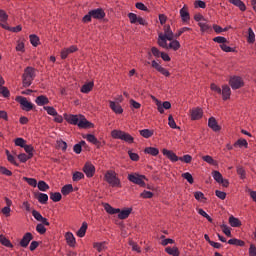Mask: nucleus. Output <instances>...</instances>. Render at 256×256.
Wrapping results in <instances>:
<instances>
[{
  "mask_svg": "<svg viewBox=\"0 0 256 256\" xmlns=\"http://www.w3.org/2000/svg\"><path fill=\"white\" fill-rule=\"evenodd\" d=\"M175 39V34L171 30V26H164V34L160 33L158 35V45L160 47H167V41H173Z\"/></svg>",
  "mask_w": 256,
  "mask_h": 256,
  "instance_id": "1",
  "label": "nucleus"
},
{
  "mask_svg": "<svg viewBox=\"0 0 256 256\" xmlns=\"http://www.w3.org/2000/svg\"><path fill=\"white\" fill-rule=\"evenodd\" d=\"M104 179L111 185V187H121V180L117 177V173H115V171H107Z\"/></svg>",
  "mask_w": 256,
  "mask_h": 256,
  "instance_id": "2",
  "label": "nucleus"
},
{
  "mask_svg": "<svg viewBox=\"0 0 256 256\" xmlns=\"http://www.w3.org/2000/svg\"><path fill=\"white\" fill-rule=\"evenodd\" d=\"M128 181H130V183H134V185H139V187H145L147 177L139 173H132L128 175Z\"/></svg>",
  "mask_w": 256,
  "mask_h": 256,
  "instance_id": "3",
  "label": "nucleus"
},
{
  "mask_svg": "<svg viewBox=\"0 0 256 256\" xmlns=\"http://www.w3.org/2000/svg\"><path fill=\"white\" fill-rule=\"evenodd\" d=\"M111 136L113 139H121V141H125L126 143H133L134 141L133 136L121 130H113Z\"/></svg>",
  "mask_w": 256,
  "mask_h": 256,
  "instance_id": "4",
  "label": "nucleus"
},
{
  "mask_svg": "<svg viewBox=\"0 0 256 256\" xmlns=\"http://www.w3.org/2000/svg\"><path fill=\"white\" fill-rule=\"evenodd\" d=\"M16 101H17V103H19L21 105L23 111H31V110H33V107H35V105H33V103L28 101L27 98H25L23 96L16 97Z\"/></svg>",
  "mask_w": 256,
  "mask_h": 256,
  "instance_id": "5",
  "label": "nucleus"
},
{
  "mask_svg": "<svg viewBox=\"0 0 256 256\" xmlns=\"http://www.w3.org/2000/svg\"><path fill=\"white\" fill-rule=\"evenodd\" d=\"M229 85L234 90L241 89V87L244 85L243 78L239 76H232L229 80Z\"/></svg>",
  "mask_w": 256,
  "mask_h": 256,
  "instance_id": "6",
  "label": "nucleus"
},
{
  "mask_svg": "<svg viewBox=\"0 0 256 256\" xmlns=\"http://www.w3.org/2000/svg\"><path fill=\"white\" fill-rule=\"evenodd\" d=\"M153 101H155L156 103V107L157 110L159 111V113L163 114L165 113V109H169L171 107V102L169 101H165L163 102V104L161 103V101H159L157 98H155L154 96H152Z\"/></svg>",
  "mask_w": 256,
  "mask_h": 256,
  "instance_id": "7",
  "label": "nucleus"
},
{
  "mask_svg": "<svg viewBox=\"0 0 256 256\" xmlns=\"http://www.w3.org/2000/svg\"><path fill=\"white\" fill-rule=\"evenodd\" d=\"M192 121H199L203 117V109L196 107L190 110Z\"/></svg>",
  "mask_w": 256,
  "mask_h": 256,
  "instance_id": "8",
  "label": "nucleus"
},
{
  "mask_svg": "<svg viewBox=\"0 0 256 256\" xmlns=\"http://www.w3.org/2000/svg\"><path fill=\"white\" fill-rule=\"evenodd\" d=\"M77 126L80 129H91V127H93V123L87 121V119L85 118V116L80 115V118L78 120V124Z\"/></svg>",
  "mask_w": 256,
  "mask_h": 256,
  "instance_id": "9",
  "label": "nucleus"
},
{
  "mask_svg": "<svg viewBox=\"0 0 256 256\" xmlns=\"http://www.w3.org/2000/svg\"><path fill=\"white\" fill-rule=\"evenodd\" d=\"M83 171L86 175V177H93L95 175V166L89 162H87L84 167H83Z\"/></svg>",
  "mask_w": 256,
  "mask_h": 256,
  "instance_id": "10",
  "label": "nucleus"
},
{
  "mask_svg": "<svg viewBox=\"0 0 256 256\" xmlns=\"http://www.w3.org/2000/svg\"><path fill=\"white\" fill-rule=\"evenodd\" d=\"M64 119L67 123H70V125H78L80 115L64 114Z\"/></svg>",
  "mask_w": 256,
  "mask_h": 256,
  "instance_id": "11",
  "label": "nucleus"
},
{
  "mask_svg": "<svg viewBox=\"0 0 256 256\" xmlns=\"http://www.w3.org/2000/svg\"><path fill=\"white\" fill-rule=\"evenodd\" d=\"M31 241H33V234L27 232L20 241V247H29V243H31Z\"/></svg>",
  "mask_w": 256,
  "mask_h": 256,
  "instance_id": "12",
  "label": "nucleus"
},
{
  "mask_svg": "<svg viewBox=\"0 0 256 256\" xmlns=\"http://www.w3.org/2000/svg\"><path fill=\"white\" fill-rule=\"evenodd\" d=\"M162 153L163 155H165V157H167V159L172 161V163H176V161H179L180 157H178V155L171 150L163 149Z\"/></svg>",
  "mask_w": 256,
  "mask_h": 256,
  "instance_id": "13",
  "label": "nucleus"
},
{
  "mask_svg": "<svg viewBox=\"0 0 256 256\" xmlns=\"http://www.w3.org/2000/svg\"><path fill=\"white\" fill-rule=\"evenodd\" d=\"M90 15L93 19H103L105 17V11L101 8H97L90 11Z\"/></svg>",
  "mask_w": 256,
  "mask_h": 256,
  "instance_id": "14",
  "label": "nucleus"
},
{
  "mask_svg": "<svg viewBox=\"0 0 256 256\" xmlns=\"http://www.w3.org/2000/svg\"><path fill=\"white\" fill-rule=\"evenodd\" d=\"M208 127H210V129H212V131H215V132L221 131V126H219L215 117L209 118Z\"/></svg>",
  "mask_w": 256,
  "mask_h": 256,
  "instance_id": "15",
  "label": "nucleus"
},
{
  "mask_svg": "<svg viewBox=\"0 0 256 256\" xmlns=\"http://www.w3.org/2000/svg\"><path fill=\"white\" fill-rule=\"evenodd\" d=\"M163 49H172L173 51H179L181 48V44L177 40H171L169 45L166 42V47H162Z\"/></svg>",
  "mask_w": 256,
  "mask_h": 256,
  "instance_id": "16",
  "label": "nucleus"
},
{
  "mask_svg": "<svg viewBox=\"0 0 256 256\" xmlns=\"http://www.w3.org/2000/svg\"><path fill=\"white\" fill-rule=\"evenodd\" d=\"M35 103L39 107H43V105H49V98H47L45 95H40L36 98Z\"/></svg>",
  "mask_w": 256,
  "mask_h": 256,
  "instance_id": "17",
  "label": "nucleus"
},
{
  "mask_svg": "<svg viewBox=\"0 0 256 256\" xmlns=\"http://www.w3.org/2000/svg\"><path fill=\"white\" fill-rule=\"evenodd\" d=\"M221 95L224 101L231 97V88L227 85L222 86Z\"/></svg>",
  "mask_w": 256,
  "mask_h": 256,
  "instance_id": "18",
  "label": "nucleus"
},
{
  "mask_svg": "<svg viewBox=\"0 0 256 256\" xmlns=\"http://www.w3.org/2000/svg\"><path fill=\"white\" fill-rule=\"evenodd\" d=\"M180 16L184 23L191 19V16L189 15V11L187 10L186 6L180 9Z\"/></svg>",
  "mask_w": 256,
  "mask_h": 256,
  "instance_id": "19",
  "label": "nucleus"
},
{
  "mask_svg": "<svg viewBox=\"0 0 256 256\" xmlns=\"http://www.w3.org/2000/svg\"><path fill=\"white\" fill-rule=\"evenodd\" d=\"M110 103V109H112V111H114V113L121 115V113H123V108L121 107V105L113 102V101H109Z\"/></svg>",
  "mask_w": 256,
  "mask_h": 256,
  "instance_id": "20",
  "label": "nucleus"
},
{
  "mask_svg": "<svg viewBox=\"0 0 256 256\" xmlns=\"http://www.w3.org/2000/svg\"><path fill=\"white\" fill-rule=\"evenodd\" d=\"M95 83L93 81L87 82L81 87V93H91Z\"/></svg>",
  "mask_w": 256,
  "mask_h": 256,
  "instance_id": "21",
  "label": "nucleus"
},
{
  "mask_svg": "<svg viewBox=\"0 0 256 256\" xmlns=\"http://www.w3.org/2000/svg\"><path fill=\"white\" fill-rule=\"evenodd\" d=\"M104 209L106 212H108L110 215H117V213H121V209L119 208H113V206L109 204L104 205Z\"/></svg>",
  "mask_w": 256,
  "mask_h": 256,
  "instance_id": "22",
  "label": "nucleus"
},
{
  "mask_svg": "<svg viewBox=\"0 0 256 256\" xmlns=\"http://www.w3.org/2000/svg\"><path fill=\"white\" fill-rule=\"evenodd\" d=\"M65 238H66L67 244L70 247H75L76 240H75V236L73 235V233H71V232L66 233Z\"/></svg>",
  "mask_w": 256,
  "mask_h": 256,
  "instance_id": "23",
  "label": "nucleus"
},
{
  "mask_svg": "<svg viewBox=\"0 0 256 256\" xmlns=\"http://www.w3.org/2000/svg\"><path fill=\"white\" fill-rule=\"evenodd\" d=\"M85 139L87 141H89V143H92L93 145H96L97 147L101 146V142H99V140L97 139V137H95V135L93 134H88Z\"/></svg>",
  "mask_w": 256,
  "mask_h": 256,
  "instance_id": "24",
  "label": "nucleus"
},
{
  "mask_svg": "<svg viewBox=\"0 0 256 256\" xmlns=\"http://www.w3.org/2000/svg\"><path fill=\"white\" fill-rule=\"evenodd\" d=\"M132 211H133L132 208L120 210V212H118V218H120V219H127L129 217V215H131Z\"/></svg>",
  "mask_w": 256,
  "mask_h": 256,
  "instance_id": "25",
  "label": "nucleus"
},
{
  "mask_svg": "<svg viewBox=\"0 0 256 256\" xmlns=\"http://www.w3.org/2000/svg\"><path fill=\"white\" fill-rule=\"evenodd\" d=\"M229 245H235L236 247H245V241L237 239V238H232L228 240Z\"/></svg>",
  "mask_w": 256,
  "mask_h": 256,
  "instance_id": "26",
  "label": "nucleus"
},
{
  "mask_svg": "<svg viewBox=\"0 0 256 256\" xmlns=\"http://www.w3.org/2000/svg\"><path fill=\"white\" fill-rule=\"evenodd\" d=\"M93 247L95 250L101 253V251H105L107 249V242H96L94 243Z\"/></svg>",
  "mask_w": 256,
  "mask_h": 256,
  "instance_id": "27",
  "label": "nucleus"
},
{
  "mask_svg": "<svg viewBox=\"0 0 256 256\" xmlns=\"http://www.w3.org/2000/svg\"><path fill=\"white\" fill-rule=\"evenodd\" d=\"M232 5H235V7H238L240 11H245L247 7L245 6V3L241 0H229Z\"/></svg>",
  "mask_w": 256,
  "mask_h": 256,
  "instance_id": "28",
  "label": "nucleus"
},
{
  "mask_svg": "<svg viewBox=\"0 0 256 256\" xmlns=\"http://www.w3.org/2000/svg\"><path fill=\"white\" fill-rule=\"evenodd\" d=\"M23 76L24 77H28L30 79H35V69H33V67H27L24 70Z\"/></svg>",
  "mask_w": 256,
  "mask_h": 256,
  "instance_id": "29",
  "label": "nucleus"
},
{
  "mask_svg": "<svg viewBox=\"0 0 256 256\" xmlns=\"http://www.w3.org/2000/svg\"><path fill=\"white\" fill-rule=\"evenodd\" d=\"M144 153L152 155L153 157H157V155H159V149L155 147H147L145 148Z\"/></svg>",
  "mask_w": 256,
  "mask_h": 256,
  "instance_id": "30",
  "label": "nucleus"
},
{
  "mask_svg": "<svg viewBox=\"0 0 256 256\" xmlns=\"http://www.w3.org/2000/svg\"><path fill=\"white\" fill-rule=\"evenodd\" d=\"M202 33H209L211 31V25H208L206 21L198 23Z\"/></svg>",
  "mask_w": 256,
  "mask_h": 256,
  "instance_id": "31",
  "label": "nucleus"
},
{
  "mask_svg": "<svg viewBox=\"0 0 256 256\" xmlns=\"http://www.w3.org/2000/svg\"><path fill=\"white\" fill-rule=\"evenodd\" d=\"M166 253H168V255H172V256H179V248L178 247H166L165 248Z\"/></svg>",
  "mask_w": 256,
  "mask_h": 256,
  "instance_id": "32",
  "label": "nucleus"
},
{
  "mask_svg": "<svg viewBox=\"0 0 256 256\" xmlns=\"http://www.w3.org/2000/svg\"><path fill=\"white\" fill-rule=\"evenodd\" d=\"M229 223H230L231 227H241V220H239L238 218H236L234 216L229 217Z\"/></svg>",
  "mask_w": 256,
  "mask_h": 256,
  "instance_id": "33",
  "label": "nucleus"
},
{
  "mask_svg": "<svg viewBox=\"0 0 256 256\" xmlns=\"http://www.w3.org/2000/svg\"><path fill=\"white\" fill-rule=\"evenodd\" d=\"M0 243L1 245H4V247H13V244H11V241L5 237V235L0 234Z\"/></svg>",
  "mask_w": 256,
  "mask_h": 256,
  "instance_id": "34",
  "label": "nucleus"
},
{
  "mask_svg": "<svg viewBox=\"0 0 256 256\" xmlns=\"http://www.w3.org/2000/svg\"><path fill=\"white\" fill-rule=\"evenodd\" d=\"M37 199L39 203H41L42 205H45L47 204V201H49V196L45 193H39Z\"/></svg>",
  "mask_w": 256,
  "mask_h": 256,
  "instance_id": "35",
  "label": "nucleus"
},
{
  "mask_svg": "<svg viewBox=\"0 0 256 256\" xmlns=\"http://www.w3.org/2000/svg\"><path fill=\"white\" fill-rule=\"evenodd\" d=\"M234 147H245L247 149V147H249V143H247V140L241 138L234 143Z\"/></svg>",
  "mask_w": 256,
  "mask_h": 256,
  "instance_id": "36",
  "label": "nucleus"
},
{
  "mask_svg": "<svg viewBox=\"0 0 256 256\" xmlns=\"http://www.w3.org/2000/svg\"><path fill=\"white\" fill-rule=\"evenodd\" d=\"M87 222H83L82 226L80 227V229L77 231V235L79 237H83L86 233H87Z\"/></svg>",
  "mask_w": 256,
  "mask_h": 256,
  "instance_id": "37",
  "label": "nucleus"
},
{
  "mask_svg": "<svg viewBox=\"0 0 256 256\" xmlns=\"http://www.w3.org/2000/svg\"><path fill=\"white\" fill-rule=\"evenodd\" d=\"M63 196H61V193L59 192H51L50 193V199L54 201V203H59L61 201Z\"/></svg>",
  "mask_w": 256,
  "mask_h": 256,
  "instance_id": "38",
  "label": "nucleus"
},
{
  "mask_svg": "<svg viewBox=\"0 0 256 256\" xmlns=\"http://www.w3.org/2000/svg\"><path fill=\"white\" fill-rule=\"evenodd\" d=\"M237 175H239L240 179H246L247 172L245 171V168L242 166H237Z\"/></svg>",
  "mask_w": 256,
  "mask_h": 256,
  "instance_id": "39",
  "label": "nucleus"
},
{
  "mask_svg": "<svg viewBox=\"0 0 256 256\" xmlns=\"http://www.w3.org/2000/svg\"><path fill=\"white\" fill-rule=\"evenodd\" d=\"M140 135L144 137V139H149V137H153V130H149V129L140 130Z\"/></svg>",
  "mask_w": 256,
  "mask_h": 256,
  "instance_id": "40",
  "label": "nucleus"
},
{
  "mask_svg": "<svg viewBox=\"0 0 256 256\" xmlns=\"http://www.w3.org/2000/svg\"><path fill=\"white\" fill-rule=\"evenodd\" d=\"M212 176H213V179H215V181L217 183H221L223 181V175L221 174V172L215 170L212 172Z\"/></svg>",
  "mask_w": 256,
  "mask_h": 256,
  "instance_id": "41",
  "label": "nucleus"
},
{
  "mask_svg": "<svg viewBox=\"0 0 256 256\" xmlns=\"http://www.w3.org/2000/svg\"><path fill=\"white\" fill-rule=\"evenodd\" d=\"M73 191V185L67 184L61 189L62 195H69Z\"/></svg>",
  "mask_w": 256,
  "mask_h": 256,
  "instance_id": "42",
  "label": "nucleus"
},
{
  "mask_svg": "<svg viewBox=\"0 0 256 256\" xmlns=\"http://www.w3.org/2000/svg\"><path fill=\"white\" fill-rule=\"evenodd\" d=\"M36 186H38L39 191H47L49 189V184L43 180L39 181Z\"/></svg>",
  "mask_w": 256,
  "mask_h": 256,
  "instance_id": "43",
  "label": "nucleus"
},
{
  "mask_svg": "<svg viewBox=\"0 0 256 256\" xmlns=\"http://www.w3.org/2000/svg\"><path fill=\"white\" fill-rule=\"evenodd\" d=\"M44 111H47L48 115H51L52 117H57V110H55L54 107L44 106Z\"/></svg>",
  "mask_w": 256,
  "mask_h": 256,
  "instance_id": "44",
  "label": "nucleus"
},
{
  "mask_svg": "<svg viewBox=\"0 0 256 256\" xmlns=\"http://www.w3.org/2000/svg\"><path fill=\"white\" fill-rule=\"evenodd\" d=\"M23 181H26L31 187H37V179L35 178L23 177Z\"/></svg>",
  "mask_w": 256,
  "mask_h": 256,
  "instance_id": "45",
  "label": "nucleus"
},
{
  "mask_svg": "<svg viewBox=\"0 0 256 256\" xmlns=\"http://www.w3.org/2000/svg\"><path fill=\"white\" fill-rule=\"evenodd\" d=\"M198 213L202 217H205V219H207V221H209V223H213V218H211V216H209V214H207V212H205V210L200 208V209H198Z\"/></svg>",
  "mask_w": 256,
  "mask_h": 256,
  "instance_id": "46",
  "label": "nucleus"
},
{
  "mask_svg": "<svg viewBox=\"0 0 256 256\" xmlns=\"http://www.w3.org/2000/svg\"><path fill=\"white\" fill-rule=\"evenodd\" d=\"M30 43L33 47H37L39 45V37L35 34L30 35Z\"/></svg>",
  "mask_w": 256,
  "mask_h": 256,
  "instance_id": "47",
  "label": "nucleus"
},
{
  "mask_svg": "<svg viewBox=\"0 0 256 256\" xmlns=\"http://www.w3.org/2000/svg\"><path fill=\"white\" fill-rule=\"evenodd\" d=\"M248 43H255V32H253V28L248 29Z\"/></svg>",
  "mask_w": 256,
  "mask_h": 256,
  "instance_id": "48",
  "label": "nucleus"
},
{
  "mask_svg": "<svg viewBox=\"0 0 256 256\" xmlns=\"http://www.w3.org/2000/svg\"><path fill=\"white\" fill-rule=\"evenodd\" d=\"M85 178V174H83L82 172H75L72 176L73 181L77 182V181H81V179Z\"/></svg>",
  "mask_w": 256,
  "mask_h": 256,
  "instance_id": "49",
  "label": "nucleus"
},
{
  "mask_svg": "<svg viewBox=\"0 0 256 256\" xmlns=\"http://www.w3.org/2000/svg\"><path fill=\"white\" fill-rule=\"evenodd\" d=\"M202 159L209 165H217V162L213 159V157H211L209 155L203 156Z\"/></svg>",
  "mask_w": 256,
  "mask_h": 256,
  "instance_id": "50",
  "label": "nucleus"
},
{
  "mask_svg": "<svg viewBox=\"0 0 256 256\" xmlns=\"http://www.w3.org/2000/svg\"><path fill=\"white\" fill-rule=\"evenodd\" d=\"M22 79H23V87H31V83H33V78L22 76Z\"/></svg>",
  "mask_w": 256,
  "mask_h": 256,
  "instance_id": "51",
  "label": "nucleus"
},
{
  "mask_svg": "<svg viewBox=\"0 0 256 256\" xmlns=\"http://www.w3.org/2000/svg\"><path fill=\"white\" fill-rule=\"evenodd\" d=\"M36 231L37 233H40V235H45V233H47V228H45L43 224H38L36 226Z\"/></svg>",
  "mask_w": 256,
  "mask_h": 256,
  "instance_id": "52",
  "label": "nucleus"
},
{
  "mask_svg": "<svg viewBox=\"0 0 256 256\" xmlns=\"http://www.w3.org/2000/svg\"><path fill=\"white\" fill-rule=\"evenodd\" d=\"M32 157H29V155L25 154V153H21L18 155V159L19 161H21V163H27V161H29V159H31Z\"/></svg>",
  "mask_w": 256,
  "mask_h": 256,
  "instance_id": "53",
  "label": "nucleus"
},
{
  "mask_svg": "<svg viewBox=\"0 0 256 256\" xmlns=\"http://www.w3.org/2000/svg\"><path fill=\"white\" fill-rule=\"evenodd\" d=\"M0 173L2 175H6V177H11V175H13V172H11L9 169L3 166H0Z\"/></svg>",
  "mask_w": 256,
  "mask_h": 256,
  "instance_id": "54",
  "label": "nucleus"
},
{
  "mask_svg": "<svg viewBox=\"0 0 256 256\" xmlns=\"http://www.w3.org/2000/svg\"><path fill=\"white\" fill-rule=\"evenodd\" d=\"M140 197H142V199H151V198L153 197V192L144 190V191L140 194Z\"/></svg>",
  "mask_w": 256,
  "mask_h": 256,
  "instance_id": "55",
  "label": "nucleus"
},
{
  "mask_svg": "<svg viewBox=\"0 0 256 256\" xmlns=\"http://www.w3.org/2000/svg\"><path fill=\"white\" fill-rule=\"evenodd\" d=\"M182 177H183L184 179H186V181H188V183H190L191 185H193L194 180H193V175H191V173L186 172V173L182 174Z\"/></svg>",
  "mask_w": 256,
  "mask_h": 256,
  "instance_id": "56",
  "label": "nucleus"
},
{
  "mask_svg": "<svg viewBox=\"0 0 256 256\" xmlns=\"http://www.w3.org/2000/svg\"><path fill=\"white\" fill-rule=\"evenodd\" d=\"M0 95H3V97H9L11 93L9 92V89L5 86L0 87Z\"/></svg>",
  "mask_w": 256,
  "mask_h": 256,
  "instance_id": "57",
  "label": "nucleus"
},
{
  "mask_svg": "<svg viewBox=\"0 0 256 256\" xmlns=\"http://www.w3.org/2000/svg\"><path fill=\"white\" fill-rule=\"evenodd\" d=\"M221 229L223 231V233L227 236V237H231V228H229V226L223 224L221 226Z\"/></svg>",
  "mask_w": 256,
  "mask_h": 256,
  "instance_id": "58",
  "label": "nucleus"
},
{
  "mask_svg": "<svg viewBox=\"0 0 256 256\" xmlns=\"http://www.w3.org/2000/svg\"><path fill=\"white\" fill-rule=\"evenodd\" d=\"M25 143H26V141H25V139H23V138H16V139H15V145H16L17 147H22V148H24V147H25Z\"/></svg>",
  "mask_w": 256,
  "mask_h": 256,
  "instance_id": "59",
  "label": "nucleus"
},
{
  "mask_svg": "<svg viewBox=\"0 0 256 256\" xmlns=\"http://www.w3.org/2000/svg\"><path fill=\"white\" fill-rule=\"evenodd\" d=\"M7 19H9V16L7 15V12L0 9V21H1V23H5V21H7Z\"/></svg>",
  "mask_w": 256,
  "mask_h": 256,
  "instance_id": "60",
  "label": "nucleus"
},
{
  "mask_svg": "<svg viewBox=\"0 0 256 256\" xmlns=\"http://www.w3.org/2000/svg\"><path fill=\"white\" fill-rule=\"evenodd\" d=\"M22 149H24L28 153L29 157H33V147L31 145L25 144Z\"/></svg>",
  "mask_w": 256,
  "mask_h": 256,
  "instance_id": "61",
  "label": "nucleus"
},
{
  "mask_svg": "<svg viewBox=\"0 0 256 256\" xmlns=\"http://www.w3.org/2000/svg\"><path fill=\"white\" fill-rule=\"evenodd\" d=\"M193 157H191V155L186 154L183 157L179 158V161H183L184 163H191Z\"/></svg>",
  "mask_w": 256,
  "mask_h": 256,
  "instance_id": "62",
  "label": "nucleus"
},
{
  "mask_svg": "<svg viewBox=\"0 0 256 256\" xmlns=\"http://www.w3.org/2000/svg\"><path fill=\"white\" fill-rule=\"evenodd\" d=\"M139 16H137V14L135 13H129L128 14V18L130 19V23L135 24L137 23V19Z\"/></svg>",
  "mask_w": 256,
  "mask_h": 256,
  "instance_id": "63",
  "label": "nucleus"
},
{
  "mask_svg": "<svg viewBox=\"0 0 256 256\" xmlns=\"http://www.w3.org/2000/svg\"><path fill=\"white\" fill-rule=\"evenodd\" d=\"M249 255L250 256H256V247L255 245L251 244L249 248Z\"/></svg>",
  "mask_w": 256,
  "mask_h": 256,
  "instance_id": "64",
  "label": "nucleus"
}]
</instances>
